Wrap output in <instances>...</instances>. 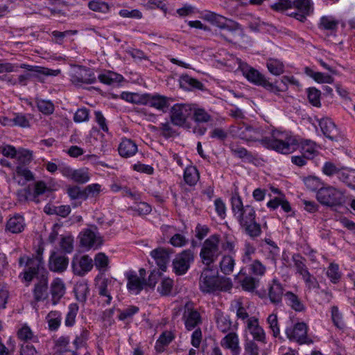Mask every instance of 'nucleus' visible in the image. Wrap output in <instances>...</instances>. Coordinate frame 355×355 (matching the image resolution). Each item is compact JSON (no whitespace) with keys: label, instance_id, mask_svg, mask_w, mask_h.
Listing matches in <instances>:
<instances>
[{"label":"nucleus","instance_id":"obj_1","mask_svg":"<svg viewBox=\"0 0 355 355\" xmlns=\"http://www.w3.org/2000/svg\"><path fill=\"white\" fill-rule=\"evenodd\" d=\"M232 209L247 234L251 237H256L260 234L261 227L255 222V211L252 207H243L240 197L234 196L232 198Z\"/></svg>","mask_w":355,"mask_h":355},{"label":"nucleus","instance_id":"obj_2","mask_svg":"<svg viewBox=\"0 0 355 355\" xmlns=\"http://www.w3.org/2000/svg\"><path fill=\"white\" fill-rule=\"evenodd\" d=\"M263 146L283 155H289L300 148V139L291 132L273 130L268 140H263Z\"/></svg>","mask_w":355,"mask_h":355},{"label":"nucleus","instance_id":"obj_3","mask_svg":"<svg viewBox=\"0 0 355 355\" xmlns=\"http://www.w3.org/2000/svg\"><path fill=\"white\" fill-rule=\"evenodd\" d=\"M122 99L136 104H144L166 112L170 106V98L166 96L155 94L140 95L137 93L122 92Z\"/></svg>","mask_w":355,"mask_h":355},{"label":"nucleus","instance_id":"obj_4","mask_svg":"<svg viewBox=\"0 0 355 355\" xmlns=\"http://www.w3.org/2000/svg\"><path fill=\"white\" fill-rule=\"evenodd\" d=\"M199 286L203 293H211L215 291H229L232 283L229 278L219 277L209 269L204 270L199 279Z\"/></svg>","mask_w":355,"mask_h":355},{"label":"nucleus","instance_id":"obj_5","mask_svg":"<svg viewBox=\"0 0 355 355\" xmlns=\"http://www.w3.org/2000/svg\"><path fill=\"white\" fill-rule=\"evenodd\" d=\"M220 253V236L215 234L204 241L200 256L202 263L209 266L217 259Z\"/></svg>","mask_w":355,"mask_h":355},{"label":"nucleus","instance_id":"obj_6","mask_svg":"<svg viewBox=\"0 0 355 355\" xmlns=\"http://www.w3.org/2000/svg\"><path fill=\"white\" fill-rule=\"evenodd\" d=\"M202 18L221 29H227L232 33L239 32V34L243 35L242 29L238 23L228 19L222 15L207 11L203 14Z\"/></svg>","mask_w":355,"mask_h":355},{"label":"nucleus","instance_id":"obj_7","mask_svg":"<svg viewBox=\"0 0 355 355\" xmlns=\"http://www.w3.org/2000/svg\"><path fill=\"white\" fill-rule=\"evenodd\" d=\"M317 199L322 205L336 206L343 202L344 195L342 191L335 187L329 186L319 189Z\"/></svg>","mask_w":355,"mask_h":355},{"label":"nucleus","instance_id":"obj_8","mask_svg":"<svg viewBox=\"0 0 355 355\" xmlns=\"http://www.w3.org/2000/svg\"><path fill=\"white\" fill-rule=\"evenodd\" d=\"M70 76L72 83L77 86L92 84L96 80L92 69L79 65H71Z\"/></svg>","mask_w":355,"mask_h":355},{"label":"nucleus","instance_id":"obj_9","mask_svg":"<svg viewBox=\"0 0 355 355\" xmlns=\"http://www.w3.org/2000/svg\"><path fill=\"white\" fill-rule=\"evenodd\" d=\"M194 254L190 250H184L177 254L172 262L173 271L177 275L185 274L193 261Z\"/></svg>","mask_w":355,"mask_h":355},{"label":"nucleus","instance_id":"obj_10","mask_svg":"<svg viewBox=\"0 0 355 355\" xmlns=\"http://www.w3.org/2000/svg\"><path fill=\"white\" fill-rule=\"evenodd\" d=\"M193 106L189 104H175L171 110V121L173 125L182 126L192 114Z\"/></svg>","mask_w":355,"mask_h":355},{"label":"nucleus","instance_id":"obj_11","mask_svg":"<svg viewBox=\"0 0 355 355\" xmlns=\"http://www.w3.org/2000/svg\"><path fill=\"white\" fill-rule=\"evenodd\" d=\"M182 318L184 322L185 327L189 331L195 329L202 323V318L200 313L190 302H187L185 304Z\"/></svg>","mask_w":355,"mask_h":355},{"label":"nucleus","instance_id":"obj_12","mask_svg":"<svg viewBox=\"0 0 355 355\" xmlns=\"http://www.w3.org/2000/svg\"><path fill=\"white\" fill-rule=\"evenodd\" d=\"M286 334L291 340L300 344L307 343V327L304 322H298L293 327L287 328Z\"/></svg>","mask_w":355,"mask_h":355},{"label":"nucleus","instance_id":"obj_13","mask_svg":"<svg viewBox=\"0 0 355 355\" xmlns=\"http://www.w3.org/2000/svg\"><path fill=\"white\" fill-rule=\"evenodd\" d=\"M80 236L81 245L87 248H98L103 243V239L96 228L83 230Z\"/></svg>","mask_w":355,"mask_h":355},{"label":"nucleus","instance_id":"obj_14","mask_svg":"<svg viewBox=\"0 0 355 355\" xmlns=\"http://www.w3.org/2000/svg\"><path fill=\"white\" fill-rule=\"evenodd\" d=\"M72 268L76 275L82 276L93 268V260L88 255L76 256L72 260Z\"/></svg>","mask_w":355,"mask_h":355},{"label":"nucleus","instance_id":"obj_15","mask_svg":"<svg viewBox=\"0 0 355 355\" xmlns=\"http://www.w3.org/2000/svg\"><path fill=\"white\" fill-rule=\"evenodd\" d=\"M69 264L68 258L63 254L53 252L49 257V268L56 272H64Z\"/></svg>","mask_w":355,"mask_h":355},{"label":"nucleus","instance_id":"obj_16","mask_svg":"<svg viewBox=\"0 0 355 355\" xmlns=\"http://www.w3.org/2000/svg\"><path fill=\"white\" fill-rule=\"evenodd\" d=\"M139 274L140 277L133 272H130L127 274L128 288L135 294H138L143 289V286L144 284L145 270L144 269H140Z\"/></svg>","mask_w":355,"mask_h":355},{"label":"nucleus","instance_id":"obj_17","mask_svg":"<svg viewBox=\"0 0 355 355\" xmlns=\"http://www.w3.org/2000/svg\"><path fill=\"white\" fill-rule=\"evenodd\" d=\"M243 75L246 78L259 85L263 86L266 89L272 91L274 89V86L272 83H269L265 79V78L257 70L253 68L243 69Z\"/></svg>","mask_w":355,"mask_h":355},{"label":"nucleus","instance_id":"obj_18","mask_svg":"<svg viewBox=\"0 0 355 355\" xmlns=\"http://www.w3.org/2000/svg\"><path fill=\"white\" fill-rule=\"evenodd\" d=\"M247 329L257 341L266 343V334L259 325V320L256 317H250L246 322Z\"/></svg>","mask_w":355,"mask_h":355},{"label":"nucleus","instance_id":"obj_19","mask_svg":"<svg viewBox=\"0 0 355 355\" xmlns=\"http://www.w3.org/2000/svg\"><path fill=\"white\" fill-rule=\"evenodd\" d=\"M115 284L116 280L112 279L100 277L96 279V286L97 287L98 294L106 298L105 300L106 304L110 303L112 300L110 291Z\"/></svg>","mask_w":355,"mask_h":355},{"label":"nucleus","instance_id":"obj_20","mask_svg":"<svg viewBox=\"0 0 355 355\" xmlns=\"http://www.w3.org/2000/svg\"><path fill=\"white\" fill-rule=\"evenodd\" d=\"M65 292L66 286L63 280L60 278L54 279L50 285L52 304L53 305L57 304L64 295Z\"/></svg>","mask_w":355,"mask_h":355},{"label":"nucleus","instance_id":"obj_21","mask_svg":"<svg viewBox=\"0 0 355 355\" xmlns=\"http://www.w3.org/2000/svg\"><path fill=\"white\" fill-rule=\"evenodd\" d=\"M20 68L25 69L29 71L36 73V74L34 75V76L37 78L39 80H41V77L40 75H44L46 76H57L61 73V71L60 69H51L47 67L29 65L26 64H21L20 65Z\"/></svg>","mask_w":355,"mask_h":355},{"label":"nucleus","instance_id":"obj_22","mask_svg":"<svg viewBox=\"0 0 355 355\" xmlns=\"http://www.w3.org/2000/svg\"><path fill=\"white\" fill-rule=\"evenodd\" d=\"M25 226L24 217L20 215H15L7 221L6 231L12 234H19L24 230Z\"/></svg>","mask_w":355,"mask_h":355},{"label":"nucleus","instance_id":"obj_23","mask_svg":"<svg viewBox=\"0 0 355 355\" xmlns=\"http://www.w3.org/2000/svg\"><path fill=\"white\" fill-rule=\"evenodd\" d=\"M222 347L230 349L235 354L240 352L239 339L235 332L227 334L220 341Z\"/></svg>","mask_w":355,"mask_h":355},{"label":"nucleus","instance_id":"obj_24","mask_svg":"<svg viewBox=\"0 0 355 355\" xmlns=\"http://www.w3.org/2000/svg\"><path fill=\"white\" fill-rule=\"evenodd\" d=\"M150 254L155 260L157 265L162 271H166L167 268V263L169 261L168 252L162 248H157L151 251Z\"/></svg>","mask_w":355,"mask_h":355},{"label":"nucleus","instance_id":"obj_25","mask_svg":"<svg viewBox=\"0 0 355 355\" xmlns=\"http://www.w3.org/2000/svg\"><path fill=\"white\" fill-rule=\"evenodd\" d=\"M118 150L121 157H130L137 152V146L130 139L124 138L120 143Z\"/></svg>","mask_w":355,"mask_h":355},{"label":"nucleus","instance_id":"obj_26","mask_svg":"<svg viewBox=\"0 0 355 355\" xmlns=\"http://www.w3.org/2000/svg\"><path fill=\"white\" fill-rule=\"evenodd\" d=\"M319 125L325 137L331 140L336 138L338 130L334 123L330 119H322L319 122Z\"/></svg>","mask_w":355,"mask_h":355},{"label":"nucleus","instance_id":"obj_27","mask_svg":"<svg viewBox=\"0 0 355 355\" xmlns=\"http://www.w3.org/2000/svg\"><path fill=\"white\" fill-rule=\"evenodd\" d=\"M48 279L43 275L39 282L35 284L34 289V297L36 301H41L46 299Z\"/></svg>","mask_w":355,"mask_h":355},{"label":"nucleus","instance_id":"obj_28","mask_svg":"<svg viewBox=\"0 0 355 355\" xmlns=\"http://www.w3.org/2000/svg\"><path fill=\"white\" fill-rule=\"evenodd\" d=\"M301 153L306 159H312L317 155L316 144L310 140L301 141L300 140Z\"/></svg>","mask_w":355,"mask_h":355},{"label":"nucleus","instance_id":"obj_29","mask_svg":"<svg viewBox=\"0 0 355 355\" xmlns=\"http://www.w3.org/2000/svg\"><path fill=\"white\" fill-rule=\"evenodd\" d=\"M74 293L78 301L85 302L89 293L88 284L85 281L78 282L74 287Z\"/></svg>","mask_w":355,"mask_h":355},{"label":"nucleus","instance_id":"obj_30","mask_svg":"<svg viewBox=\"0 0 355 355\" xmlns=\"http://www.w3.org/2000/svg\"><path fill=\"white\" fill-rule=\"evenodd\" d=\"M292 260L297 273L301 276L307 275L309 270L306 266V259L304 257L299 254H295L293 255Z\"/></svg>","mask_w":355,"mask_h":355},{"label":"nucleus","instance_id":"obj_31","mask_svg":"<svg viewBox=\"0 0 355 355\" xmlns=\"http://www.w3.org/2000/svg\"><path fill=\"white\" fill-rule=\"evenodd\" d=\"M283 295V288L276 281L272 282L269 291V297L272 303H279Z\"/></svg>","mask_w":355,"mask_h":355},{"label":"nucleus","instance_id":"obj_32","mask_svg":"<svg viewBox=\"0 0 355 355\" xmlns=\"http://www.w3.org/2000/svg\"><path fill=\"white\" fill-rule=\"evenodd\" d=\"M98 79L101 83L111 85L121 82L123 76L112 71H107L99 75Z\"/></svg>","mask_w":355,"mask_h":355},{"label":"nucleus","instance_id":"obj_33","mask_svg":"<svg viewBox=\"0 0 355 355\" xmlns=\"http://www.w3.org/2000/svg\"><path fill=\"white\" fill-rule=\"evenodd\" d=\"M266 65L268 71L275 76H279L284 71V65L279 60L270 58L268 60Z\"/></svg>","mask_w":355,"mask_h":355},{"label":"nucleus","instance_id":"obj_34","mask_svg":"<svg viewBox=\"0 0 355 355\" xmlns=\"http://www.w3.org/2000/svg\"><path fill=\"white\" fill-rule=\"evenodd\" d=\"M285 297L288 304L296 311H302L305 307L299 297L292 292H286Z\"/></svg>","mask_w":355,"mask_h":355},{"label":"nucleus","instance_id":"obj_35","mask_svg":"<svg viewBox=\"0 0 355 355\" xmlns=\"http://www.w3.org/2000/svg\"><path fill=\"white\" fill-rule=\"evenodd\" d=\"M249 135L250 138L248 139V141H258L263 146V140H268V137L264 136V130L261 128H252L250 126Z\"/></svg>","mask_w":355,"mask_h":355},{"label":"nucleus","instance_id":"obj_36","mask_svg":"<svg viewBox=\"0 0 355 355\" xmlns=\"http://www.w3.org/2000/svg\"><path fill=\"white\" fill-rule=\"evenodd\" d=\"M46 319L49 324V329L54 331L60 325L61 314L60 312L56 311H51L46 315Z\"/></svg>","mask_w":355,"mask_h":355},{"label":"nucleus","instance_id":"obj_37","mask_svg":"<svg viewBox=\"0 0 355 355\" xmlns=\"http://www.w3.org/2000/svg\"><path fill=\"white\" fill-rule=\"evenodd\" d=\"M235 265V261L232 256L225 255L222 258L220 263L221 271L225 275H230L232 272Z\"/></svg>","mask_w":355,"mask_h":355},{"label":"nucleus","instance_id":"obj_38","mask_svg":"<svg viewBox=\"0 0 355 355\" xmlns=\"http://www.w3.org/2000/svg\"><path fill=\"white\" fill-rule=\"evenodd\" d=\"M216 320L217 327L222 332H227L230 329V320L221 311H216Z\"/></svg>","mask_w":355,"mask_h":355},{"label":"nucleus","instance_id":"obj_39","mask_svg":"<svg viewBox=\"0 0 355 355\" xmlns=\"http://www.w3.org/2000/svg\"><path fill=\"white\" fill-rule=\"evenodd\" d=\"M184 181L189 185H194L199 179L198 170L194 166L187 167L184 174Z\"/></svg>","mask_w":355,"mask_h":355},{"label":"nucleus","instance_id":"obj_40","mask_svg":"<svg viewBox=\"0 0 355 355\" xmlns=\"http://www.w3.org/2000/svg\"><path fill=\"white\" fill-rule=\"evenodd\" d=\"M230 148L234 156L241 159L252 157L250 152L248 151L245 148L239 146L236 143L230 144Z\"/></svg>","mask_w":355,"mask_h":355},{"label":"nucleus","instance_id":"obj_41","mask_svg":"<svg viewBox=\"0 0 355 355\" xmlns=\"http://www.w3.org/2000/svg\"><path fill=\"white\" fill-rule=\"evenodd\" d=\"M173 286V280L168 277L162 279L160 285L157 287V291L162 295H168Z\"/></svg>","mask_w":355,"mask_h":355},{"label":"nucleus","instance_id":"obj_42","mask_svg":"<svg viewBox=\"0 0 355 355\" xmlns=\"http://www.w3.org/2000/svg\"><path fill=\"white\" fill-rule=\"evenodd\" d=\"M338 25V21L330 16H324L320 19V27L324 30L335 31Z\"/></svg>","mask_w":355,"mask_h":355},{"label":"nucleus","instance_id":"obj_43","mask_svg":"<svg viewBox=\"0 0 355 355\" xmlns=\"http://www.w3.org/2000/svg\"><path fill=\"white\" fill-rule=\"evenodd\" d=\"M293 7L305 14L310 15L313 11L311 0H295L293 1Z\"/></svg>","mask_w":355,"mask_h":355},{"label":"nucleus","instance_id":"obj_44","mask_svg":"<svg viewBox=\"0 0 355 355\" xmlns=\"http://www.w3.org/2000/svg\"><path fill=\"white\" fill-rule=\"evenodd\" d=\"M320 91L315 87H310L307 89L309 101L313 106L318 107H320Z\"/></svg>","mask_w":355,"mask_h":355},{"label":"nucleus","instance_id":"obj_45","mask_svg":"<svg viewBox=\"0 0 355 355\" xmlns=\"http://www.w3.org/2000/svg\"><path fill=\"white\" fill-rule=\"evenodd\" d=\"M173 338V337L171 332H163L156 343V350L158 352H162L163 350L164 346L168 345L171 342Z\"/></svg>","mask_w":355,"mask_h":355},{"label":"nucleus","instance_id":"obj_46","mask_svg":"<svg viewBox=\"0 0 355 355\" xmlns=\"http://www.w3.org/2000/svg\"><path fill=\"white\" fill-rule=\"evenodd\" d=\"M18 337L20 340L24 341H35L36 337L34 336L33 332L31 328L27 325H24L17 333Z\"/></svg>","mask_w":355,"mask_h":355},{"label":"nucleus","instance_id":"obj_47","mask_svg":"<svg viewBox=\"0 0 355 355\" xmlns=\"http://www.w3.org/2000/svg\"><path fill=\"white\" fill-rule=\"evenodd\" d=\"M193 119L198 123L207 122L211 119V116L202 108H195L193 107Z\"/></svg>","mask_w":355,"mask_h":355},{"label":"nucleus","instance_id":"obj_48","mask_svg":"<svg viewBox=\"0 0 355 355\" xmlns=\"http://www.w3.org/2000/svg\"><path fill=\"white\" fill-rule=\"evenodd\" d=\"M250 128V125H242L233 128L232 132L235 137L248 141V139L251 137L250 135H249Z\"/></svg>","mask_w":355,"mask_h":355},{"label":"nucleus","instance_id":"obj_49","mask_svg":"<svg viewBox=\"0 0 355 355\" xmlns=\"http://www.w3.org/2000/svg\"><path fill=\"white\" fill-rule=\"evenodd\" d=\"M129 209L136 211L139 216L146 215L151 211L150 206L144 202L136 203L135 205L130 207Z\"/></svg>","mask_w":355,"mask_h":355},{"label":"nucleus","instance_id":"obj_50","mask_svg":"<svg viewBox=\"0 0 355 355\" xmlns=\"http://www.w3.org/2000/svg\"><path fill=\"white\" fill-rule=\"evenodd\" d=\"M61 250L67 253H70L73 250V239L71 236L62 237L60 241Z\"/></svg>","mask_w":355,"mask_h":355},{"label":"nucleus","instance_id":"obj_51","mask_svg":"<svg viewBox=\"0 0 355 355\" xmlns=\"http://www.w3.org/2000/svg\"><path fill=\"white\" fill-rule=\"evenodd\" d=\"M37 105L39 110L44 114H51L53 112L54 105L49 101L39 100Z\"/></svg>","mask_w":355,"mask_h":355},{"label":"nucleus","instance_id":"obj_52","mask_svg":"<svg viewBox=\"0 0 355 355\" xmlns=\"http://www.w3.org/2000/svg\"><path fill=\"white\" fill-rule=\"evenodd\" d=\"M269 327L271 329L272 334L275 337H277L280 334V330L278 324L277 316L275 314H270L267 319Z\"/></svg>","mask_w":355,"mask_h":355},{"label":"nucleus","instance_id":"obj_53","mask_svg":"<svg viewBox=\"0 0 355 355\" xmlns=\"http://www.w3.org/2000/svg\"><path fill=\"white\" fill-rule=\"evenodd\" d=\"M88 6L92 10L95 12H107L109 10V6L103 1H91Z\"/></svg>","mask_w":355,"mask_h":355},{"label":"nucleus","instance_id":"obj_54","mask_svg":"<svg viewBox=\"0 0 355 355\" xmlns=\"http://www.w3.org/2000/svg\"><path fill=\"white\" fill-rule=\"evenodd\" d=\"M78 309L76 304H73L69 306V310L65 319L66 326L71 327L74 324Z\"/></svg>","mask_w":355,"mask_h":355},{"label":"nucleus","instance_id":"obj_55","mask_svg":"<svg viewBox=\"0 0 355 355\" xmlns=\"http://www.w3.org/2000/svg\"><path fill=\"white\" fill-rule=\"evenodd\" d=\"M72 180L76 182L83 184L89 181L88 173L83 170H75L73 172Z\"/></svg>","mask_w":355,"mask_h":355},{"label":"nucleus","instance_id":"obj_56","mask_svg":"<svg viewBox=\"0 0 355 355\" xmlns=\"http://www.w3.org/2000/svg\"><path fill=\"white\" fill-rule=\"evenodd\" d=\"M255 252V248L249 243H245L243 248V255L242 261L245 263H249L252 260V256Z\"/></svg>","mask_w":355,"mask_h":355},{"label":"nucleus","instance_id":"obj_57","mask_svg":"<svg viewBox=\"0 0 355 355\" xmlns=\"http://www.w3.org/2000/svg\"><path fill=\"white\" fill-rule=\"evenodd\" d=\"M338 178L345 183L348 186L352 185V175H350V171L345 168H340L338 173L337 174Z\"/></svg>","mask_w":355,"mask_h":355},{"label":"nucleus","instance_id":"obj_58","mask_svg":"<svg viewBox=\"0 0 355 355\" xmlns=\"http://www.w3.org/2000/svg\"><path fill=\"white\" fill-rule=\"evenodd\" d=\"M101 186L99 184H92L85 187L84 189L85 200L89 196L94 197L101 191Z\"/></svg>","mask_w":355,"mask_h":355},{"label":"nucleus","instance_id":"obj_59","mask_svg":"<svg viewBox=\"0 0 355 355\" xmlns=\"http://www.w3.org/2000/svg\"><path fill=\"white\" fill-rule=\"evenodd\" d=\"M67 193L69 194L71 199L74 200L81 198L85 200L86 196H85L84 190L81 191L80 187L77 186L69 187L67 189Z\"/></svg>","mask_w":355,"mask_h":355},{"label":"nucleus","instance_id":"obj_60","mask_svg":"<svg viewBox=\"0 0 355 355\" xmlns=\"http://www.w3.org/2000/svg\"><path fill=\"white\" fill-rule=\"evenodd\" d=\"M331 318L335 326L339 329L344 328L345 324L342 320L341 315L339 313L338 309L336 306H333L331 309Z\"/></svg>","mask_w":355,"mask_h":355},{"label":"nucleus","instance_id":"obj_61","mask_svg":"<svg viewBox=\"0 0 355 355\" xmlns=\"http://www.w3.org/2000/svg\"><path fill=\"white\" fill-rule=\"evenodd\" d=\"M340 169V168L336 166L334 163L327 162L324 164L322 171L325 175L332 176L337 175Z\"/></svg>","mask_w":355,"mask_h":355},{"label":"nucleus","instance_id":"obj_62","mask_svg":"<svg viewBox=\"0 0 355 355\" xmlns=\"http://www.w3.org/2000/svg\"><path fill=\"white\" fill-rule=\"evenodd\" d=\"M16 175L23 177L25 179V181H31L34 179V176L31 171L22 166H19L17 167Z\"/></svg>","mask_w":355,"mask_h":355},{"label":"nucleus","instance_id":"obj_63","mask_svg":"<svg viewBox=\"0 0 355 355\" xmlns=\"http://www.w3.org/2000/svg\"><path fill=\"white\" fill-rule=\"evenodd\" d=\"M293 2L290 0H279L278 2L271 6V8L276 11H284L293 8Z\"/></svg>","mask_w":355,"mask_h":355},{"label":"nucleus","instance_id":"obj_64","mask_svg":"<svg viewBox=\"0 0 355 355\" xmlns=\"http://www.w3.org/2000/svg\"><path fill=\"white\" fill-rule=\"evenodd\" d=\"M187 243V239L182 234H175L170 239V243L174 247H182Z\"/></svg>","mask_w":355,"mask_h":355}]
</instances>
